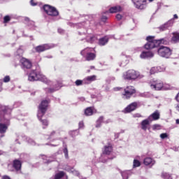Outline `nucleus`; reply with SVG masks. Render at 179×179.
<instances>
[{
    "label": "nucleus",
    "mask_w": 179,
    "mask_h": 179,
    "mask_svg": "<svg viewBox=\"0 0 179 179\" xmlns=\"http://www.w3.org/2000/svg\"><path fill=\"white\" fill-rule=\"evenodd\" d=\"M96 76H87V78H84V85H90L92 82H94L96 80Z\"/></svg>",
    "instance_id": "nucleus-18"
},
{
    "label": "nucleus",
    "mask_w": 179,
    "mask_h": 179,
    "mask_svg": "<svg viewBox=\"0 0 179 179\" xmlns=\"http://www.w3.org/2000/svg\"><path fill=\"white\" fill-rule=\"evenodd\" d=\"M58 33H59L60 34H62V33H64V31L62 29H58Z\"/></svg>",
    "instance_id": "nucleus-48"
},
{
    "label": "nucleus",
    "mask_w": 179,
    "mask_h": 179,
    "mask_svg": "<svg viewBox=\"0 0 179 179\" xmlns=\"http://www.w3.org/2000/svg\"><path fill=\"white\" fill-rule=\"evenodd\" d=\"M172 41H173V43H178L179 33H173V36L172 37Z\"/></svg>",
    "instance_id": "nucleus-27"
},
{
    "label": "nucleus",
    "mask_w": 179,
    "mask_h": 179,
    "mask_svg": "<svg viewBox=\"0 0 179 179\" xmlns=\"http://www.w3.org/2000/svg\"><path fill=\"white\" fill-rule=\"evenodd\" d=\"M52 135H55V131H52V132L50 134V136H52Z\"/></svg>",
    "instance_id": "nucleus-54"
},
{
    "label": "nucleus",
    "mask_w": 179,
    "mask_h": 179,
    "mask_svg": "<svg viewBox=\"0 0 179 179\" xmlns=\"http://www.w3.org/2000/svg\"><path fill=\"white\" fill-rule=\"evenodd\" d=\"M112 80H115V78L112 77Z\"/></svg>",
    "instance_id": "nucleus-58"
},
{
    "label": "nucleus",
    "mask_w": 179,
    "mask_h": 179,
    "mask_svg": "<svg viewBox=\"0 0 179 179\" xmlns=\"http://www.w3.org/2000/svg\"><path fill=\"white\" fill-rule=\"evenodd\" d=\"M141 166V162L137 159H134L133 162V167H139Z\"/></svg>",
    "instance_id": "nucleus-33"
},
{
    "label": "nucleus",
    "mask_w": 179,
    "mask_h": 179,
    "mask_svg": "<svg viewBox=\"0 0 179 179\" xmlns=\"http://www.w3.org/2000/svg\"><path fill=\"white\" fill-rule=\"evenodd\" d=\"M136 93L135 87L132 86H127L124 89V93L122 94V99H131V96Z\"/></svg>",
    "instance_id": "nucleus-7"
},
{
    "label": "nucleus",
    "mask_w": 179,
    "mask_h": 179,
    "mask_svg": "<svg viewBox=\"0 0 179 179\" xmlns=\"http://www.w3.org/2000/svg\"><path fill=\"white\" fill-rule=\"evenodd\" d=\"M1 155H2V152H1V151H0V156H1Z\"/></svg>",
    "instance_id": "nucleus-61"
},
{
    "label": "nucleus",
    "mask_w": 179,
    "mask_h": 179,
    "mask_svg": "<svg viewBox=\"0 0 179 179\" xmlns=\"http://www.w3.org/2000/svg\"><path fill=\"white\" fill-rule=\"evenodd\" d=\"M49 103L50 99L43 100L41 101V104L38 106L37 117L38 120L42 122L43 125H45V127L48 126V121L47 120H41V117H44V115L47 111V108H48Z\"/></svg>",
    "instance_id": "nucleus-3"
},
{
    "label": "nucleus",
    "mask_w": 179,
    "mask_h": 179,
    "mask_svg": "<svg viewBox=\"0 0 179 179\" xmlns=\"http://www.w3.org/2000/svg\"><path fill=\"white\" fill-rule=\"evenodd\" d=\"M43 82L45 83H48V84H50V80H43Z\"/></svg>",
    "instance_id": "nucleus-51"
},
{
    "label": "nucleus",
    "mask_w": 179,
    "mask_h": 179,
    "mask_svg": "<svg viewBox=\"0 0 179 179\" xmlns=\"http://www.w3.org/2000/svg\"><path fill=\"white\" fill-rule=\"evenodd\" d=\"M110 13H117V12H121V6H113L109 9Z\"/></svg>",
    "instance_id": "nucleus-23"
},
{
    "label": "nucleus",
    "mask_w": 179,
    "mask_h": 179,
    "mask_svg": "<svg viewBox=\"0 0 179 179\" xmlns=\"http://www.w3.org/2000/svg\"><path fill=\"white\" fill-rule=\"evenodd\" d=\"M93 114V107H88L85 110V115L89 117Z\"/></svg>",
    "instance_id": "nucleus-25"
},
{
    "label": "nucleus",
    "mask_w": 179,
    "mask_h": 179,
    "mask_svg": "<svg viewBox=\"0 0 179 179\" xmlns=\"http://www.w3.org/2000/svg\"><path fill=\"white\" fill-rule=\"evenodd\" d=\"M71 173H72V174H73V176H76L77 177H79V176H80V173H79V171H76V170H72V171H71Z\"/></svg>",
    "instance_id": "nucleus-37"
},
{
    "label": "nucleus",
    "mask_w": 179,
    "mask_h": 179,
    "mask_svg": "<svg viewBox=\"0 0 179 179\" xmlns=\"http://www.w3.org/2000/svg\"><path fill=\"white\" fill-rule=\"evenodd\" d=\"M176 124H179V119L176 120Z\"/></svg>",
    "instance_id": "nucleus-56"
},
{
    "label": "nucleus",
    "mask_w": 179,
    "mask_h": 179,
    "mask_svg": "<svg viewBox=\"0 0 179 179\" xmlns=\"http://www.w3.org/2000/svg\"><path fill=\"white\" fill-rule=\"evenodd\" d=\"M30 3L32 6H36L37 4L35 3L34 0H31Z\"/></svg>",
    "instance_id": "nucleus-47"
},
{
    "label": "nucleus",
    "mask_w": 179,
    "mask_h": 179,
    "mask_svg": "<svg viewBox=\"0 0 179 179\" xmlns=\"http://www.w3.org/2000/svg\"><path fill=\"white\" fill-rule=\"evenodd\" d=\"M27 142H28V143H29V145H32L33 146H34V145H36V142L34 141V140L31 138H28Z\"/></svg>",
    "instance_id": "nucleus-40"
},
{
    "label": "nucleus",
    "mask_w": 179,
    "mask_h": 179,
    "mask_svg": "<svg viewBox=\"0 0 179 179\" xmlns=\"http://www.w3.org/2000/svg\"><path fill=\"white\" fill-rule=\"evenodd\" d=\"M94 36L87 37V41L88 43H93V41H94Z\"/></svg>",
    "instance_id": "nucleus-38"
},
{
    "label": "nucleus",
    "mask_w": 179,
    "mask_h": 179,
    "mask_svg": "<svg viewBox=\"0 0 179 179\" xmlns=\"http://www.w3.org/2000/svg\"><path fill=\"white\" fill-rule=\"evenodd\" d=\"M176 110H177L178 111H179V104H178V105L176 106Z\"/></svg>",
    "instance_id": "nucleus-52"
},
{
    "label": "nucleus",
    "mask_w": 179,
    "mask_h": 179,
    "mask_svg": "<svg viewBox=\"0 0 179 179\" xmlns=\"http://www.w3.org/2000/svg\"><path fill=\"white\" fill-rule=\"evenodd\" d=\"M21 64L23 69H30L32 66L31 62L26 58L21 59Z\"/></svg>",
    "instance_id": "nucleus-12"
},
{
    "label": "nucleus",
    "mask_w": 179,
    "mask_h": 179,
    "mask_svg": "<svg viewBox=\"0 0 179 179\" xmlns=\"http://www.w3.org/2000/svg\"><path fill=\"white\" fill-rule=\"evenodd\" d=\"M64 176H65V173H64V171H60L55 176V179H61Z\"/></svg>",
    "instance_id": "nucleus-30"
},
{
    "label": "nucleus",
    "mask_w": 179,
    "mask_h": 179,
    "mask_svg": "<svg viewBox=\"0 0 179 179\" xmlns=\"http://www.w3.org/2000/svg\"><path fill=\"white\" fill-rule=\"evenodd\" d=\"M153 52H142L140 57L142 59H146V58H153Z\"/></svg>",
    "instance_id": "nucleus-20"
},
{
    "label": "nucleus",
    "mask_w": 179,
    "mask_h": 179,
    "mask_svg": "<svg viewBox=\"0 0 179 179\" xmlns=\"http://www.w3.org/2000/svg\"><path fill=\"white\" fill-rule=\"evenodd\" d=\"M107 43H108V37H107V36L101 38L99 40V45H106V44H107Z\"/></svg>",
    "instance_id": "nucleus-24"
},
{
    "label": "nucleus",
    "mask_w": 179,
    "mask_h": 179,
    "mask_svg": "<svg viewBox=\"0 0 179 179\" xmlns=\"http://www.w3.org/2000/svg\"><path fill=\"white\" fill-rule=\"evenodd\" d=\"M3 82H4V83H8V82H10V77L9 76H6L3 79Z\"/></svg>",
    "instance_id": "nucleus-35"
},
{
    "label": "nucleus",
    "mask_w": 179,
    "mask_h": 179,
    "mask_svg": "<svg viewBox=\"0 0 179 179\" xmlns=\"http://www.w3.org/2000/svg\"><path fill=\"white\" fill-rule=\"evenodd\" d=\"M119 136H120V134H115V138H118Z\"/></svg>",
    "instance_id": "nucleus-55"
},
{
    "label": "nucleus",
    "mask_w": 179,
    "mask_h": 179,
    "mask_svg": "<svg viewBox=\"0 0 179 179\" xmlns=\"http://www.w3.org/2000/svg\"><path fill=\"white\" fill-rule=\"evenodd\" d=\"M64 153V156L66 157V159H69V156L68 155V148H65L63 150Z\"/></svg>",
    "instance_id": "nucleus-39"
},
{
    "label": "nucleus",
    "mask_w": 179,
    "mask_h": 179,
    "mask_svg": "<svg viewBox=\"0 0 179 179\" xmlns=\"http://www.w3.org/2000/svg\"><path fill=\"white\" fill-rule=\"evenodd\" d=\"M138 104L139 103L138 102L131 103L127 108H125L124 113H131V111H134V110H136Z\"/></svg>",
    "instance_id": "nucleus-13"
},
{
    "label": "nucleus",
    "mask_w": 179,
    "mask_h": 179,
    "mask_svg": "<svg viewBox=\"0 0 179 179\" xmlns=\"http://www.w3.org/2000/svg\"><path fill=\"white\" fill-rule=\"evenodd\" d=\"M152 129L155 131L156 129H160V124H154L152 126Z\"/></svg>",
    "instance_id": "nucleus-42"
},
{
    "label": "nucleus",
    "mask_w": 179,
    "mask_h": 179,
    "mask_svg": "<svg viewBox=\"0 0 179 179\" xmlns=\"http://www.w3.org/2000/svg\"><path fill=\"white\" fill-rule=\"evenodd\" d=\"M28 80L30 82H34L36 80H41V75L36 72V71H31L28 76Z\"/></svg>",
    "instance_id": "nucleus-9"
},
{
    "label": "nucleus",
    "mask_w": 179,
    "mask_h": 179,
    "mask_svg": "<svg viewBox=\"0 0 179 179\" xmlns=\"http://www.w3.org/2000/svg\"><path fill=\"white\" fill-rule=\"evenodd\" d=\"M152 89L155 90H162L163 89V83L160 81H156L155 83L150 85Z\"/></svg>",
    "instance_id": "nucleus-15"
},
{
    "label": "nucleus",
    "mask_w": 179,
    "mask_h": 179,
    "mask_svg": "<svg viewBox=\"0 0 179 179\" xmlns=\"http://www.w3.org/2000/svg\"><path fill=\"white\" fill-rule=\"evenodd\" d=\"M167 136H169L167 135V133H163L160 134V138L161 139H166V138H167Z\"/></svg>",
    "instance_id": "nucleus-41"
},
{
    "label": "nucleus",
    "mask_w": 179,
    "mask_h": 179,
    "mask_svg": "<svg viewBox=\"0 0 179 179\" xmlns=\"http://www.w3.org/2000/svg\"><path fill=\"white\" fill-rule=\"evenodd\" d=\"M75 84H76L77 86H82V85H85V79H83V80H77L75 82Z\"/></svg>",
    "instance_id": "nucleus-32"
},
{
    "label": "nucleus",
    "mask_w": 179,
    "mask_h": 179,
    "mask_svg": "<svg viewBox=\"0 0 179 179\" xmlns=\"http://www.w3.org/2000/svg\"><path fill=\"white\" fill-rule=\"evenodd\" d=\"M8 22H10V17L9 15H6L3 17V23H8Z\"/></svg>",
    "instance_id": "nucleus-36"
},
{
    "label": "nucleus",
    "mask_w": 179,
    "mask_h": 179,
    "mask_svg": "<svg viewBox=\"0 0 179 179\" xmlns=\"http://www.w3.org/2000/svg\"><path fill=\"white\" fill-rule=\"evenodd\" d=\"M116 19L117 20H121L122 19V15H121L120 14H117L116 15Z\"/></svg>",
    "instance_id": "nucleus-44"
},
{
    "label": "nucleus",
    "mask_w": 179,
    "mask_h": 179,
    "mask_svg": "<svg viewBox=\"0 0 179 179\" xmlns=\"http://www.w3.org/2000/svg\"><path fill=\"white\" fill-rule=\"evenodd\" d=\"M159 72V67H152L150 71V75H155V73H157Z\"/></svg>",
    "instance_id": "nucleus-31"
},
{
    "label": "nucleus",
    "mask_w": 179,
    "mask_h": 179,
    "mask_svg": "<svg viewBox=\"0 0 179 179\" xmlns=\"http://www.w3.org/2000/svg\"><path fill=\"white\" fill-rule=\"evenodd\" d=\"M173 24H174V21L171 20L164 24L159 26L157 29L159 31H166V30H169L170 27H173Z\"/></svg>",
    "instance_id": "nucleus-10"
},
{
    "label": "nucleus",
    "mask_w": 179,
    "mask_h": 179,
    "mask_svg": "<svg viewBox=\"0 0 179 179\" xmlns=\"http://www.w3.org/2000/svg\"><path fill=\"white\" fill-rule=\"evenodd\" d=\"M51 48V46L48 44H43L38 46H36L35 48V50L36 52H43L44 51H47V50H50Z\"/></svg>",
    "instance_id": "nucleus-14"
},
{
    "label": "nucleus",
    "mask_w": 179,
    "mask_h": 179,
    "mask_svg": "<svg viewBox=\"0 0 179 179\" xmlns=\"http://www.w3.org/2000/svg\"><path fill=\"white\" fill-rule=\"evenodd\" d=\"M104 120V117L101 116L96 120V128H100L101 127V124L103 123V120Z\"/></svg>",
    "instance_id": "nucleus-26"
},
{
    "label": "nucleus",
    "mask_w": 179,
    "mask_h": 179,
    "mask_svg": "<svg viewBox=\"0 0 179 179\" xmlns=\"http://www.w3.org/2000/svg\"><path fill=\"white\" fill-rule=\"evenodd\" d=\"M137 9H145L146 5V0H132Z\"/></svg>",
    "instance_id": "nucleus-11"
},
{
    "label": "nucleus",
    "mask_w": 179,
    "mask_h": 179,
    "mask_svg": "<svg viewBox=\"0 0 179 179\" xmlns=\"http://www.w3.org/2000/svg\"><path fill=\"white\" fill-rule=\"evenodd\" d=\"M131 175V172L129 171H125L122 172V177L123 179H127L128 177Z\"/></svg>",
    "instance_id": "nucleus-29"
},
{
    "label": "nucleus",
    "mask_w": 179,
    "mask_h": 179,
    "mask_svg": "<svg viewBox=\"0 0 179 179\" xmlns=\"http://www.w3.org/2000/svg\"><path fill=\"white\" fill-rule=\"evenodd\" d=\"M150 125V120L146 119L141 122V129L143 131H146L148 129V127Z\"/></svg>",
    "instance_id": "nucleus-19"
},
{
    "label": "nucleus",
    "mask_w": 179,
    "mask_h": 179,
    "mask_svg": "<svg viewBox=\"0 0 179 179\" xmlns=\"http://www.w3.org/2000/svg\"><path fill=\"white\" fill-rule=\"evenodd\" d=\"M101 21L103 22V23H106V22L107 21V17H106L105 15L102 16Z\"/></svg>",
    "instance_id": "nucleus-46"
},
{
    "label": "nucleus",
    "mask_w": 179,
    "mask_h": 179,
    "mask_svg": "<svg viewBox=\"0 0 179 179\" xmlns=\"http://www.w3.org/2000/svg\"><path fill=\"white\" fill-rule=\"evenodd\" d=\"M31 24L32 26H34V22H31Z\"/></svg>",
    "instance_id": "nucleus-57"
},
{
    "label": "nucleus",
    "mask_w": 179,
    "mask_h": 179,
    "mask_svg": "<svg viewBox=\"0 0 179 179\" xmlns=\"http://www.w3.org/2000/svg\"><path fill=\"white\" fill-rule=\"evenodd\" d=\"M176 99L179 102V93L176 95Z\"/></svg>",
    "instance_id": "nucleus-49"
},
{
    "label": "nucleus",
    "mask_w": 179,
    "mask_h": 179,
    "mask_svg": "<svg viewBox=\"0 0 179 179\" xmlns=\"http://www.w3.org/2000/svg\"><path fill=\"white\" fill-rule=\"evenodd\" d=\"M25 21H26V22H29V21H30V19H29V17H26V18H25Z\"/></svg>",
    "instance_id": "nucleus-53"
},
{
    "label": "nucleus",
    "mask_w": 179,
    "mask_h": 179,
    "mask_svg": "<svg viewBox=\"0 0 179 179\" xmlns=\"http://www.w3.org/2000/svg\"><path fill=\"white\" fill-rule=\"evenodd\" d=\"M43 10L49 16H58L59 13L55 8V7H52L50 5H45L43 6Z\"/></svg>",
    "instance_id": "nucleus-5"
},
{
    "label": "nucleus",
    "mask_w": 179,
    "mask_h": 179,
    "mask_svg": "<svg viewBox=\"0 0 179 179\" xmlns=\"http://www.w3.org/2000/svg\"><path fill=\"white\" fill-rule=\"evenodd\" d=\"M158 55L164 58H169L171 55V50L166 46H161L157 50Z\"/></svg>",
    "instance_id": "nucleus-6"
},
{
    "label": "nucleus",
    "mask_w": 179,
    "mask_h": 179,
    "mask_svg": "<svg viewBox=\"0 0 179 179\" xmlns=\"http://www.w3.org/2000/svg\"><path fill=\"white\" fill-rule=\"evenodd\" d=\"M149 2H153L154 0H148Z\"/></svg>",
    "instance_id": "nucleus-59"
},
{
    "label": "nucleus",
    "mask_w": 179,
    "mask_h": 179,
    "mask_svg": "<svg viewBox=\"0 0 179 179\" xmlns=\"http://www.w3.org/2000/svg\"><path fill=\"white\" fill-rule=\"evenodd\" d=\"M146 40L148 42L144 46L145 50H152V48H156V47H159L160 44H164L165 45L169 44V41L164 38L156 40L155 39V36H148Z\"/></svg>",
    "instance_id": "nucleus-2"
},
{
    "label": "nucleus",
    "mask_w": 179,
    "mask_h": 179,
    "mask_svg": "<svg viewBox=\"0 0 179 179\" xmlns=\"http://www.w3.org/2000/svg\"><path fill=\"white\" fill-rule=\"evenodd\" d=\"M93 48H86L84 50L81 51L80 54L83 56H85V54L87 52L86 55V59L87 61H93L94 58H96V54L92 53V51H93Z\"/></svg>",
    "instance_id": "nucleus-8"
},
{
    "label": "nucleus",
    "mask_w": 179,
    "mask_h": 179,
    "mask_svg": "<svg viewBox=\"0 0 179 179\" xmlns=\"http://www.w3.org/2000/svg\"><path fill=\"white\" fill-rule=\"evenodd\" d=\"M122 78L124 80H136V79H142L143 76L138 71L129 69L123 73Z\"/></svg>",
    "instance_id": "nucleus-4"
},
{
    "label": "nucleus",
    "mask_w": 179,
    "mask_h": 179,
    "mask_svg": "<svg viewBox=\"0 0 179 179\" xmlns=\"http://www.w3.org/2000/svg\"><path fill=\"white\" fill-rule=\"evenodd\" d=\"M59 90V87L56 88H48L47 89V92H48V93H54V92H56V90Z\"/></svg>",
    "instance_id": "nucleus-34"
},
{
    "label": "nucleus",
    "mask_w": 179,
    "mask_h": 179,
    "mask_svg": "<svg viewBox=\"0 0 179 179\" xmlns=\"http://www.w3.org/2000/svg\"><path fill=\"white\" fill-rule=\"evenodd\" d=\"M111 152H113V145L111 144H108V145H105L103 155H111Z\"/></svg>",
    "instance_id": "nucleus-21"
},
{
    "label": "nucleus",
    "mask_w": 179,
    "mask_h": 179,
    "mask_svg": "<svg viewBox=\"0 0 179 179\" xmlns=\"http://www.w3.org/2000/svg\"><path fill=\"white\" fill-rule=\"evenodd\" d=\"M162 178H164V179H171V175H170L169 173H166V172H162Z\"/></svg>",
    "instance_id": "nucleus-28"
},
{
    "label": "nucleus",
    "mask_w": 179,
    "mask_h": 179,
    "mask_svg": "<svg viewBox=\"0 0 179 179\" xmlns=\"http://www.w3.org/2000/svg\"><path fill=\"white\" fill-rule=\"evenodd\" d=\"M93 68H94V66H91V69H93Z\"/></svg>",
    "instance_id": "nucleus-60"
},
{
    "label": "nucleus",
    "mask_w": 179,
    "mask_h": 179,
    "mask_svg": "<svg viewBox=\"0 0 179 179\" xmlns=\"http://www.w3.org/2000/svg\"><path fill=\"white\" fill-rule=\"evenodd\" d=\"M173 19H178V15H177V14H175L173 15Z\"/></svg>",
    "instance_id": "nucleus-50"
},
{
    "label": "nucleus",
    "mask_w": 179,
    "mask_h": 179,
    "mask_svg": "<svg viewBox=\"0 0 179 179\" xmlns=\"http://www.w3.org/2000/svg\"><path fill=\"white\" fill-rule=\"evenodd\" d=\"M143 163L145 166H153L156 162L152 157H146L144 159Z\"/></svg>",
    "instance_id": "nucleus-17"
},
{
    "label": "nucleus",
    "mask_w": 179,
    "mask_h": 179,
    "mask_svg": "<svg viewBox=\"0 0 179 179\" xmlns=\"http://www.w3.org/2000/svg\"><path fill=\"white\" fill-rule=\"evenodd\" d=\"M78 127L79 129H80V128H83V127H85V124H83V122H80L78 124Z\"/></svg>",
    "instance_id": "nucleus-45"
},
{
    "label": "nucleus",
    "mask_w": 179,
    "mask_h": 179,
    "mask_svg": "<svg viewBox=\"0 0 179 179\" xmlns=\"http://www.w3.org/2000/svg\"><path fill=\"white\" fill-rule=\"evenodd\" d=\"M13 167L17 171H19V170L22 169V162H20V161L17 159L14 160Z\"/></svg>",
    "instance_id": "nucleus-22"
},
{
    "label": "nucleus",
    "mask_w": 179,
    "mask_h": 179,
    "mask_svg": "<svg viewBox=\"0 0 179 179\" xmlns=\"http://www.w3.org/2000/svg\"><path fill=\"white\" fill-rule=\"evenodd\" d=\"M10 110L6 106H1L0 108V134H5L8 130V127L10 124L9 122V114Z\"/></svg>",
    "instance_id": "nucleus-1"
},
{
    "label": "nucleus",
    "mask_w": 179,
    "mask_h": 179,
    "mask_svg": "<svg viewBox=\"0 0 179 179\" xmlns=\"http://www.w3.org/2000/svg\"><path fill=\"white\" fill-rule=\"evenodd\" d=\"M159 119H160V112H159V110H156L151 115L148 117V120H150V121H152V120L154 121H157V120H159Z\"/></svg>",
    "instance_id": "nucleus-16"
},
{
    "label": "nucleus",
    "mask_w": 179,
    "mask_h": 179,
    "mask_svg": "<svg viewBox=\"0 0 179 179\" xmlns=\"http://www.w3.org/2000/svg\"><path fill=\"white\" fill-rule=\"evenodd\" d=\"M70 135H71V136H75V134H78V131L76 130H73L69 132Z\"/></svg>",
    "instance_id": "nucleus-43"
}]
</instances>
